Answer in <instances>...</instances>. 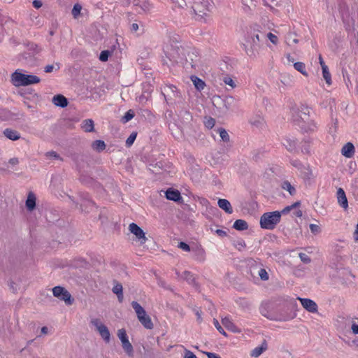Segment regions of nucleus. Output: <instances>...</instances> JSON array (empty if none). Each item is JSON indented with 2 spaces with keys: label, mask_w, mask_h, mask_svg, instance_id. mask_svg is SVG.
<instances>
[{
  "label": "nucleus",
  "mask_w": 358,
  "mask_h": 358,
  "mask_svg": "<svg viewBox=\"0 0 358 358\" xmlns=\"http://www.w3.org/2000/svg\"><path fill=\"white\" fill-rule=\"evenodd\" d=\"M166 55L167 57L175 63H180L187 67L196 69L198 66L199 56L198 51L189 46H182L179 43L171 44L166 47Z\"/></svg>",
  "instance_id": "obj_1"
},
{
  "label": "nucleus",
  "mask_w": 358,
  "mask_h": 358,
  "mask_svg": "<svg viewBox=\"0 0 358 358\" xmlns=\"http://www.w3.org/2000/svg\"><path fill=\"white\" fill-rule=\"evenodd\" d=\"M265 38L264 33H251L248 35L243 44L246 54L250 57H256L260 48V42Z\"/></svg>",
  "instance_id": "obj_2"
},
{
  "label": "nucleus",
  "mask_w": 358,
  "mask_h": 358,
  "mask_svg": "<svg viewBox=\"0 0 358 358\" xmlns=\"http://www.w3.org/2000/svg\"><path fill=\"white\" fill-rule=\"evenodd\" d=\"M40 78L34 75H27L16 70L11 75V83L16 87L27 86L36 84L40 82Z\"/></svg>",
  "instance_id": "obj_3"
},
{
  "label": "nucleus",
  "mask_w": 358,
  "mask_h": 358,
  "mask_svg": "<svg viewBox=\"0 0 358 358\" xmlns=\"http://www.w3.org/2000/svg\"><path fill=\"white\" fill-rule=\"evenodd\" d=\"M280 211L265 213L260 217V226L262 229L272 230L280 222Z\"/></svg>",
  "instance_id": "obj_4"
},
{
  "label": "nucleus",
  "mask_w": 358,
  "mask_h": 358,
  "mask_svg": "<svg viewBox=\"0 0 358 358\" xmlns=\"http://www.w3.org/2000/svg\"><path fill=\"white\" fill-rule=\"evenodd\" d=\"M213 8L211 0H201L195 2L192 6V9L195 14V18L197 20H205L208 16V13Z\"/></svg>",
  "instance_id": "obj_5"
},
{
  "label": "nucleus",
  "mask_w": 358,
  "mask_h": 358,
  "mask_svg": "<svg viewBox=\"0 0 358 358\" xmlns=\"http://www.w3.org/2000/svg\"><path fill=\"white\" fill-rule=\"evenodd\" d=\"M162 94L166 103L169 105L176 103V99L181 98L180 92L174 85H166L162 90Z\"/></svg>",
  "instance_id": "obj_6"
},
{
  "label": "nucleus",
  "mask_w": 358,
  "mask_h": 358,
  "mask_svg": "<svg viewBox=\"0 0 358 358\" xmlns=\"http://www.w3.org/2000/svg\"><path fill=\"white\" fill-rule=\"evenodd\" d=\"M54 296L64 301L66 304L71 305L73 303V299L71 294L63 287L56 286L52 289Z\"/></svg>",
  "instance_id": "obj_7"
},
{
  "label": "nucleus",
  "mask_w": 358,
  "mask_h": 358,
  "mask_svg": "<svg viewBox=\"0 0 358 358\" xmlns=\"http://www.w3.org/2000/svg\"><path fill=\"white\" fill-rule=\"evenodd\" d=\"M91 323L96 327L100 336L106 343H109L110 341V334L108 327L101 322L99 319H93Z\"/></svg>",
  "instance_id": "obj_8"
},
{
  "label": "nucleus",
  "mask_w": 358,
  "mask_h": 358,
  "mask_svg": "<svg viewBox=\"0 0 358 358\" xmlns=\"http://www.w3.org/2000/svg\"><path fill=\"white\" fill-rule=\"evenodd\" d=\"M117 336L122 342V345L124 350L129 356L131 355L134 351V348L128 339L126 331L124 329H119L117 331Z\"/></svg>",
  "instance_id": "obj_9"
},
{
  "label": "nucleus",
  "mask_w": 358,
  "mask_h": 358,
  "mask_svg": "<svg viewBox=\"0 0 358 358\" xmlns=\"http://www.w3.org/2000/svg\"><path fill=\"white\" fill-rule=\"evenodd\" d=\"M129 229L136 236V237L141 241V243H145L147 238L143 229L135 223H131L129 226Z\"/></svg>",
  "instance_id": "obj_10"
},
{
  "label": "nucleus",
  "mask_w": 358,
  "mask_h": 358,
  "mask_svg": "<svg viewBox=\"0 0 358 358\" xmlns=\"http://www.w3.org/2000/svg\"><path fill=\"white\" fill-rule=\"evenodd\" d=\"M298 300L300 301L302 306L308 312L310 313H317V303L310 299L306 298H301L298 297Z\"/></svg>",
  "instance_id": "obj_11"
},
{
  "label": "nucleus",
  "mask_w": 358,
  "mask_h": 358,
  "mask_svg": "<svg viewBox=\"0 0 358 358\" xmlns=\"http://www.w3.org/2000/svg\"><path fill=\"white\" fill-rule=\"evenodd\" d=\"M336 194L339 205L344 209H347L348 207V202L344 190L341 187L338 188Z\"/></svg>",
  "instance_id": "obj_12"
},
{
  "label": "nucleus",
  "mask_w": 358,
  "mask_h": 358,
  "mask_svg": "<svg viewBox=\"0 0 358 358\" xmlns=\"http://www.w3.org/2000/svg\"><path fill=\"white\" fill-rule=\"evenodd\" d=\"M222 324L229 331L234 333H241V330L237 327L229 317L222 319Z\"/></svg>",
  "instance_id": "obj_13"
},
{
  "label": "nucleus",
  "mask_w": 358,
  "mask_h": 358,
  "mask_svg": "<svg viewBox=\"0 0 358 358\" xmlns=\"http://www.w3.org/2000/svg\"><path fill=\"white\" fill-rule=\"evenodd\" d=\"M309 113L310 109L306 106H301V109H299V113L297 115L298 118L295 120V121L299 122V119L304 123H308L309 122Z\"/></svg>",
  "instance_id": "obj_14"
},
{
  "label": "nucleus",
  "mask_w": 358,
  "mask_h": 358,
  "mask_svg": "<svg viewBox=\"0 0 358 358\" xmlns=\"http://www.w3.org/2000/svg\"><path fill=\"white\" fill-rule=\"evenodd\" d=\"M165 194L166 199L169 200L173 201H179L180 200H182L180 193L177 189L169 188L166 191Z\"/></svg>",
  "instance_id": "obj_15"
},
{
  "label": "nucleus",
  "mask_w": 358,
  "mask_h": 358,
  "mask_svg": "<svg viewBox=\"0 0 358 358\" xmlns=\"http://www.w3.org/2000/svg\"><path fill=\"white\" fill-rule=\"evenodd\" d=\"M355 153V146L354 145L348 142L344 145L341 150V154L345 157L350 158L354 155Z\"/></svg>",
  "instance_id": "obj_16"
},
{
  "label": "nucleus",
  "mask_w": 358,
  "mask_h": 358,
  "mask_svg": "<svg viewBox=\"0 0 358 358\" xmlns=\"http://www.w3.org/2000/svg\"><path fill=\"white\" fill-rule=\"evenodd\" d=\"M52 101L56 106H59L61 108H64L68 105L67 99L62 94H57L54 96Z\"/></svg>",
  "instance_id": "obj_17"
},
{
  "label": "nucleus",
  "mask_w": 358,
  "mask_h": 358,
  "mask_svg": "<svg viewBox=\"0 0 358 358\" xmlns=\"http://www.w3.org/2000/svg\"><path fill=\"white\" fill-rule=\"evenodd\" d=\"M218 206L224 210L227 213L231 214L233 213V208L230 202L225 199H220L217 201Z\"/></svg>",
  "instance_id": "obj_18"
},
{
  "label": "nucleus",
  "mask_w": 358,
  "mask_h": 358,
  "mask_svg": "<svg viewBox=\"0 0 358 358\" xmlns=\"http://www.w3.org/2000/svg\"><path fill=\"white\" fill-rule=\"evenodd\" d=\"M36 200L35 194L32 192H29L25 203L26 207L29 211H32L35 208Z\"/></svg>",
  "instance_id": "obj_19"
},
{
  "label": "nucleus",
  "mask_w": 358,
  "mask_h": 358,
  "mask_svg": "<svg viewBox=\"0 0 358 358\" xmlns=\"http://www.w3.org/2000/svg\"><path fill=\"white\" fill-rule=\"evenodd\" d=\"M267 349V343L266 340H264L262 343L261 345L256 347L254 348L251 352L250 355L253 357H258L260 356L265 350Z\"/></svg>",
  "instance_id": "obj_20"
},
{
  "label": "nucleus",
  "mask_w": 358,
  "mask_h": 358,
  "mask_svg": "<svg viewBox=\"0 0 358 358\" xmlns=\"http://www.w3.org/2000/svg\"><path fill=\"white\" fill-rule=\"evenodd\" d=\"M194 252L195 259L200 262H203L206 259L205 250L201 247H196L193 250Z\"/></svg>",
  "instance_id": "obj_21"
},
{
  "label": "nucleus",
  "mask_w": 358,
  "mask_h": 358,
  "mask_svg": "<svg viewBox=\"0 0 358 358\" xmlns=\"http://www.w3.org/2000/svg\"><path fill=\"white\" fill-rule=\"evenodd\" d=\"M3 134L6 138L12 141H17L20 138V133L12 129H6L3 131Z\"/></svg>",
  "instance_id": "obj_22"
},
{
  "label": "nucleus",
  "mask_w": 358,
  "mask_h": 358,
  "mask_svg": "<svg viewBox=\"0 0 358 358\" xmlns=\"http://www.w3.org/2000/svg\"><path fill=\"white\" fill-rule=\"evenodd\" d=\"M138 320L145 329H152L153 328V323L147 313L145 315L139 316Z\"/></svg>",
  "instance_id": "obj_23"
},
{
  "label": "nucleus",
  "mask_w": 358,
  "mask_h": 358,
  "mask_svg": "<svg viewBox=\"0 0 358 358\" xmlns=\"http://www.w3.org/2000/svg\"><path fill=\"white\" fill-rule=\"evenodd\" d=\"M81 127L85 132H92L94 130V121L92 119L85 120L82 122Z\"/></svg>",
  "instance_id": "obj_24"
},
{
  "label": "nucleus",
  "mask_w": 358,
  "mask_h": 358,
  "mask_svg": "<svg viewBox=\"0 0 358 358\" xmlns=\"http://www.w3.org/2000/svg\"><path fill=\"white\" fill-rule=\"evenodd\" d=\"M181 278H182L184 280H185L189 284L196 287L197 284L195 280V278L194 275L188 271H185L183 272Z\"/></svg>",
  "instance_id": "obj_25"
},
{
  "label": "nucleus",
  "mask_w": 358,
  "mask_h": 358,
  "mask_svg": "<svg viewBox=\"0 0 358 358\" xmlns=\"http://www.w3.org/2000/svg\"><path fill=\"white\" fill-rule=\"evenodd\" d=\"M131 306L135 310V313L137 315L138 319L139 318V316H143L145 315L146 312L145 309L137 302V301H132L131 302Z\"/></svg>",
  "instance_id": "obj_26"
},
{
  "label": "nucleus",
  "mask_w": 358,
  "mask_h": 358,
  "mask_svg": "<svg viewBox=\"0 0 358 358\" xmlns=\"http://www.w3.org/2000/svg\"><path fill=\"white\" fill-rule=\"evenodd\" d=\"M283 145L289 152H294L296 150V141L295 139L287 138L285 139Z\"/></svg>",
  "instance_id": "obj_27"
},
{
  "label": "nucleus",
  "mask_w": 358,
  "mask_h": 358,
  "mask_svg": "<svg viewBox=\"0 0 358 358\" xmlns=\"http://www.w3.org/2000/svg\"><path fill=\"white\" fill-rule=\"evenodd\" d=\"M233 227L236 230L243 231L248 229V224L246 221L239 219L234 222Z\"/></svg>",
  "instance_id": "obj_28"
},
{
  "label": "nucleus",
  "mask_w": 358,
  "mask_h": 358,
  "mask_svg": "<svg viewBox=\"0 0 358 358\" xmlns=\"http://www.w3.org/2000/svg\"><path fill=\"white\" fill-rule=\"evenodd\" d=\"M250 122L252 125L257 128H262L264 124V120L262 117L257 115L252 117L250 120Z\"/></svg>",
  "instance_id": "obj_29"
},
{
  "label": "nucleus",
  "mask_w": 358,
  "mask_h": 358,
  "mask_svg": "<svg viewBox=\"0 0 358 358\" xmlns=\"http://www.w3.org/2000/svg\"><path fill=\"white\" fill-rule=\"evenodd\" d=\"M191 80L192 81L196 89H197L199 91L203 90L206 85L205 83L201 79H200L196 76H192Z\"/></svg>",
  "instance_id": "obj_30"
},
{
  "label": "nucleus",
  "mask_w": 358,
  "mask_h": 358,
  "mask_svg": "<svg viewBox=\"0 0 358 358\" xmlns=\"http://www.w3.org/2000/svg\"><path fill=\"white\" fill-rule=\"evenodd\" d=\"M112 290L117 295L118 301L122 302L123 301L122 285L120 283H117L114 285Z\"/></svg>",
  "instance_id": "obj_31"
},
{
  "label": "nucleus",
  "mask_w": 358,
  "mask_h": 358,
  "mask_svg": "<svg viewBox=\"0 0 358 358\" xmlns=\"http://www.w3.org/2000/svg\"><path fill=\"white\" fill-rule=\"evenodd\" d=\"M93 150L100 152L106 149V143L103 141L96 140L92 144Z\"/></svg>",
  "instance_id": "obj_32"
},
{
  "label": "nucleus",
  "mask_w": 358,
  "mask_h": 358,
  "mask_svg": "<svg viewBox=\"0 0 358 358\" xmlns=\"http://www.w3.org/2000/svg\"><path fill=\"white\" fill-rule=\"evenodd\" d=\"M296 37V34L295 32H289L285 38L287 44L291 45L292 43L295 44L298 43L299 40Z\"/></svg>",
  "instance_id": "obj_33"
},
{
  "label": "nucleus",
  "mask_w": 358,
  "mask_h": 358,
  "mask_svg": "<svg viewBox=\"0 0 358 358\" xmlns=\"http://www.w3.org/2000/svg\"><path fill=\"white\" fill-rule=\"evenodd\" d=\"M135 6H139V7L142 9L145 13L149 12L152 8V5L146 0L143 1L141 3L136 2L134 3Z\"/></svg>",
  "instance_id": "obj_34"
},
{
  "label": "nucleus",
  "mask_w": 358,
  "mask_h": 358,
  "mask_svg": "<svg viewBox=\"0 0 358 358\" xmlns=\"http://www.w3.org/2000/svg\"><path fill=\"white\" fill-rule=\"evenodd\" d=\"M294 69L299 71L301 74L305 76H308V73L306 71V65L304 63L301 62H297L294 64Z\"/></svg>",
  "instance_id": "obj_35"
},
{
  "label": "nucleus",
  "mask_w": 358,
  "mask_h": 358,
  "mask_svg": "<svg viewBox=\"0 0 358 358\" xmlns=\"http://www.w3.org/2000/svg\"><path fill=\"white\" fill-rule=\"evenodd\" d=\"M282 188L287 190L291 195H294L296 194V189L289 181H284L282 184Z\"/></svg>",
  "instance_id": "obj_36"
},
{
  "label": "nucleus",
  "mask_w": 358,
  "mask_h": 358,
  "mask_svg": "<svg viewBox=\"0 0 358 358\" xmlns=\"http://www.w3.org/2000/svg\"><path fill=\"white\" fill-rule=\"evenodd\" d=\"M135 115V113L133 110H129L126 112L124 116L121 118V122L122 123H127L130 121Z\"/></svg>",
  "instance_id": "obj_37"
},
{
  "label": "nucleus",
  "mask_w": 358,
  "mask_h": 358,
  "mask_svg": "<svg viewBox=\"0 0 358 358\" xmlns=\"http://www.w3.org/2000/svg\"><path fill=\"white\" fill-rule=\"evenodd\" d=\"M322 69V75H323L324 79L325 80L326 83L328 85H331V74L328 69V66H323V68Z\"/></svg>",
  "instance_id": "obj_38"
},
{
  "label": "nucleus",
  "mask_w": 358,
  "mask_h": 358,
  "mask_svg": "<svg viewBox=\"0 0 358 358\" xmlns=\"http://www.w3.org/2000/svg\"><path fill=\"white\" fill-rule=\"evenodd\" d=\"M300 205H301V202L300 201H296V202L294 203L293 204H292L290 206H286L280 213H281V215L282 214H287L289 212H290L292 209L299 207Z\"/></svg>",
  "instance_id": "obj_39"
},
{
  "label": "nucleus",
  "mask_w": 358,
  "mask_h": 358,
  "mask_svg": "<svg viewBox=\"0 0 358 358\" xmlns=\"http://www.w3.org/2000/svg\"><path fill=\"white\" fill-rule=\"evenodd\" d=\"M60 69L59 63H55V64H48L44 67V71L45 73H51L54 70L58 71Z\"/></svg>",
  "instance_id": "obj_40"
},
{
  "label": "nucleus",
  "mask_w": 358,
  "mask_h": 358,
  "mask_svg": "<svg viewBox=\"0 0 358 358\" xmlns=\"http://www.w3.org/2000/svg\"><path fill=\"white\" fill-rule=\"evenodd\" d=\"M81 9H82V6L79 3H76L73 6L71 13H72L73 17L75 19H77L78 17L80 15Z\"/></svg>",
  "instance_id": "obj_41"
},
{
  "label": "nucleus",
  "mask_w": 358,
  "mask_h": 358,
  "mask_svg": "<svg viewBox=\"0 0 358 358\" xmlns=\"http://www.w3.org/2000/svg\"><path fill=\"white\" fill-rule=\"evenodd\" d=\"M180 115L182 116L183 121L186 124L189 123L192 120L191 113L187 110L182 111Z\"/></svg>",
  "instance_id": "obj_42"
},
{
  "label": "nucleus",
  "mask_w": 358,
  "mask_h": 358,
  "mask_svg": "<svg viewBox=\"0 0 358 358\" xmlns=\"http://www.w3.org/2000/svg\"><path fill=\"white\" fill-rule=\"evenodd\" d=\"M218 131L220 134V136L223 141H224V142L229 141V136L227 131L224 129L220 128L218 129Z\"/></svg>",
  "instance_id": "obj_43"
},
{
  "label": "nucleus",
  "mask_w": 358,
  "mask_h": 358,
  "mask_svg": "<svg viewBox=\"0 0 358 358\" xmlns=\"http://www.w3.org/2000/svg\"><path fill=\"white\" fill-rule=\"evenodd\" d=\"M258 275L260 277L261 280L264 281L268 280L269 278L268 274L266 269L264 268H260L258 271Z\"/></svg>",
  "instance_id": "obj_44"
},
{
  "label": "nucleus",
  "mask_w": 358,
  "mask_h": 358,
  "mask_svg": "<svg viewBox=\"0 0 358 358\" xmlns=\"http://www.w3.org/2000/svg\"><path fill=\"white\" fill-rule=\"evenodd\" d=\"M136 136L137 134L135 132H133L130 134V136L126 140V145L127 147H130L134 143L135 139L136 138Z\"/></svg>",
  "instance_id": "obj_45"
},
{
  "label": "nucleus",
  "mask_w": 358,
  "mask_h": 358,
  "mask_svg": "<svg viewBox=\"0 0 358 358\" xmlns=\"http://www.w3.org/2000/svg\"><path fill=\"white\" fill-rule=\"evenodd\" d=\"M223 82L226 85L230 86L232 89H234L236 86L235 82L234 81V80L231 78L229 77V76L224 77L223 78Z\"/></svg>",
  "instance_id": "obj_46"
},
{
  "label": "nucleus",
  "mask_w": 358,
  "mask_h": 358,
  "mask_svg": "<svg viewBox=\"0 0 358 358\" xmlns=\"http://www.w3.org/2000/svg\"><path fill=\"white\" fill-rule=\"evenodd\" d=\"M243 3L245 6V9L247 8L249 10H252L256 6V4L254 3L253 0H243Z\"/></svg>",
  "instance_id": "obj_47"
},
{
  "label": "nucleus",
  "mask_w": 358,
  "mask_h": 358,
  "mask_svg": "<svg viewBox=\"0 0 358 358\" xmlns=\"http://www.w3.org/2000/svg\"><path fill=\"white\" fill-rule=\"evenodd\" d=\"M45 156L48 158H53L56 159H59L61 161L63 160V159L55 151H50L45 153Z\"/></svg>",
  "instance_id": "obj_48"
},
{
  "label": "nucleus",
  "mask_w": 358,
  "mask_h": 358,
  "mask_svg": "<svg viewBox=\"0 0 358 358\" xmlns=\"http://www.w3.org/2000/svg\"><path fill=\"white\" fill-rule=\"evenodd\" d=\"M110 55V52L109 50L101 51L99 55V59L102 62H106L108 60Z\"/></svg>",
  "instance_id": "obj_49"
},
{
  "label": "nucleus",
  "mask_w": 358,
  "mask_h": 358,
  "mask_svg": "<svg viewBox=\"0 0 358 358\" xmlns=\"http://www.w3.org/2000/svg\"><path fill=\"white\" fill-rule=\"evenodd\" d=\"M213 324H214V326L215 327V328L217 329V331L222 334V335H224V336H227V333L224 331V330L223 329V328L221 327V325L220 324L219 322L217 321V320L216 319H214L213 320Z\"/></svg>",
  "instance_id": "obj_50"
},
{
  "label": "nucleus",
  "mask_w": 358,
  "mask_h": 358,
  "mask_svg": "<svg viewBox=\"0 0 358 358\" xmlns=\"http://www.w3.org/2000/svg\"><path fill=\"white\" fill-rule=\"evenodd\" d=\"M265 37H266V35H265ZM266 37L274 45H276L278 42V38L277 36L274 35L271 32L268 33L266 34Z\"/></svg>",
  "instance_id": "obj_51"
},
{
  "label": "nucleus",
  "mask_w": 358,
  "mask_h": 358,
  "mask_svg": "<svg viewBox=\"0 0 358 358\" xmlns=\"http://www.w3.org/2000/svg\"><path fill=\"white\" fill-rule=\"evenodd\" d=\"M299 257L302 262L304 264H309L311 262L310 258L305 253L300 252Z\"/></svg>",
  "instance_id": "obj_52"
},
{
  "label": "nucleus",
  "mask_w": 358,
  "mask_h": 358,
  "mask_svg": "<svg viewBox=\"0 0 358 358\" xmlns=\"http://www.w3.org/2000/svg\"><path fill=\"white\" fill-rule=\"evenodd\" d=\"M215 119L212 118V117H208V118H206L204 124H205V126L208 128V129H211L214 127L215 125Z\"/></svg>",
  "instance_id": "obj_53"
},
{
  "label": "nucleus",
  "mask_w": 358,
  "mask_h": 358,
  "mask_svg": "<svg viewBox=\"0 0 358 358\" xmlns=\"http://www.w3.org/2000/svg\"><path fill=\"white\" fill-rule=\"evenodd\" d=\"M301 152L303 153L309 154L310 153V143L308 141H304L303 145H301Z\"/></svg>",
  "instance_id": "obj_54"
},
{
  "label": "nucleus",
  "mask_w": 358,
  "mask_h": 358,
  "mask_svg": "<svg viewBox=\"0 0 358 358\" xmlns=\"http://www.w3.org/2000/svg\"><path fill=\"white\" fill-rule=\"evenodd\" d=\"M310 229L313 234H319L321 231V229L320 226L315 224H310Z\"/></svg>",
  "instance_id": "obj_55"
},
{
  "label": "nucleus",
  "mask_w": 358,
  "mask_h": 358,
  "mask_svg": "<svg viewBox=\"0 0 358 358\" xmlns=\"http://www.w3.org/2000/svg\"><path fill=\"white\" fill-rule=\"evenodd\" d=\"M172 3L175 5V6L178 8H183L186 6V2L185 0H171Z\"/></svg>",
  "instance_id": "obj_56"
},
{
  "label": "nucleus",
  "mask_w": 358,
  "mask_h": 358,
  "mask_svg": "<svg viewBox=\"0 0 358 358\" xmlns=\"http://www.w3.org/2000/svg\"><path fill=\"white\" fill-rule=\"evenodd\" d=\"M178 248L186 252H189L191 250L189 245L185 242H180Z\"/></svg>",
  "instance_id": "obj_57"
},
{
  "label": "nucleus",
  "mask_w": 358,
  "mask_h": 358,
  "mask_svg": "<svg viewBox=\"0 0 358 358\" xmlns=\"http://www.w3.org/2000/svg\"><path fill=\"white\" fill-rule=\"evenodd\" d=\"M290 163L293 166L297 168L298 169H301L303 167V164L298 159H292Z\"/></svg>",
  "instance_id": "obj_58"
},
{
  "label": "nucleus",
  "mask_w": 358,
  "mask_h": 358,
  "mask_svg": "<svg viewBox=\"0 0 358 358\" xmlns=\"http://www.w3.org/2000/svg\"><path fill=\"white\" fill-rule=\"evenodd\" d=\"M184 358H196V355L189 350H185Z\"/></svg>",
  "instance_id": "obj_59"
},
{
  "label": "nucleus",
  "mask_w": 358,
  "mask_h": 358,
  "mask_svg": "<svg viewBox=\"0 0 358 358\" xmlns=\"http://www.w3.org/2000/svg\"><path fill=\"white\" fill-rule=\"evenodd\" d=\"M204 354L208 357V358H221L220 355L214 352H205Z\"/></svg>",
  "instance_id": "obj_60"
},
{
  "label": "nucleus",
  "mask_w": 358,
  "mask_h": 358,
  "mask_svg": "<svg viewBox=\"0 0 358 358\" xmlns=\"http://www.w3.org/2000/svg\"><path fill=\"white\" fill-rule=\"evenodd\" d=\"M240 305H241L243 307H245V308H249L250 306V303L248 301H247L245 299H240Z\"/></svg>",
  "instance_id": "obj_61"
},
{
  "label": "nucleus",
  "mask_w": 358,
  "mask_h": 358,
  "mask_svg": "<svg viewBox=\"0 0 358 358\" xmlns=\"http://www.w3.org/2000/svg\"><path fill=\"white\" fill-rule=\"evenodd\" d=\"M260 313H261V314L263 316H264V317H266L267 318H270L271 319L270 315L268 314L267 310H266V308L264 306H261V308H260Z\"/></svg>",
  "instance_id": "obj_62"
},
{
  "label": "nucleus",
  "mask_w": 358,
  "mask_h": 358,
  "mask_svg": "<svg viewBox=\"0 0 358 358\" xmlns=\"http://www.w3.org/2000/svg\"><path fill=\"white\" fill-rule=\"evenodd\" d=\"M32 3L33 6L37 9L42 6V2L39 0H34Z\"/></svg>",
  "instance_id": "obj_63"
},
{
  "label": "nucleus",
  "mask_w": 358,
  "mask_h": 358,
  "mask_svg": "<svg viewBox=\"0 0 358 358\" xmlns=\"http://www.w3.org/2000/svg\"><path fill=\"white\" fill-rule=\"evenodd\" d=\"M351 329L355 334H358V324L353 323L351 327Z\"/></svg>",
  "instance_id": "obj_64"
}]
</instances>
